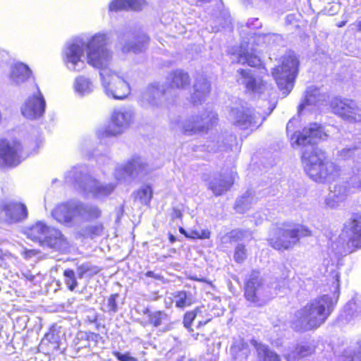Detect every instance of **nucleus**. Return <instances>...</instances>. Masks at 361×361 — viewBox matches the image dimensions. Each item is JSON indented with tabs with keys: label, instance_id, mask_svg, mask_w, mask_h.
I'll use <instances>...</instances> for the list:
<instances>
[{
	"label": "nucleus",
	"instance_id": "obj_1",
	"mask_svg": "<svg viewBox=\"0 0 361 361\" xmlns=\"http://www.w3.org/2000/svg\"><path fill=\"white\" fill-rule=\"evenodd\" d=\"M107 40V35L102 32L87 39L75 38L67 43L63 51V61L68 70L81 71L86 66L82 59L86 49L87 63L100 70L101 83L105 94L115 99H123L130 94V87L122 76L109 68L113 53L106 47Z\"/></svg>",
	"mask_w": 361,
	"mask_h": 361
},
{
	"label": "nucleus",
	"instance_id": "obj_2",
	"mask_svg": "<svg viewBox=\"0 0 361 361\" xmlns=\"http://www.w3.org/2000/svg\"><path fill=\"white\" fill-rule=\"evenodd\" d=\"M297 121L291 119L286 126L288 135L290 136L293 146L305 147L302 155V162L306 173L311 179L317 183H325L335 180L340 176L339 168L329 161L326 154L316 147L319 140L326 137L323 128L317 123H312L305 128L302 132H293L295 123Z\"/></svg>",
	"mask_w": 361,
	"mask_h": 361
},
{
	"label": "nucleus",
	"instance_id": "obj_3",
	"mask_svg": "<svg viewBox=\"0 0 361 361\" xmlns=\"http://www.w3.org/2000/svg\"><path fill=\"white\" fill-rule=\"evenodd\" d=\"M329 277L330 290L334 294V298L329 295H323L298 310L293 323L297 331H308L319 327L332 312L339 295L340 274L337 270H334L330 272Z\"/></svg>",
	"mask_w": 361,
	"mask_h": 361
},
{
	"label": "nucleus",
	"instance_id": "obj_4",
	"mask_svg": "<svg viewBox=\"0 0 361 361\" xmlns=\"http://www.w3.org/2000/svg\"><path fill=\"white\" fill-rule=\"evenodd\" d=\"M312 234V231L305 225L283 223L271 230L268 240L274 249L286 250L293 247L301 238L309 237Z\"/></svg>",
	"mask_w": 361,
	"mask_h": 361
},
{
	"label": "nucleus",
	"instance_id": "obj_5",
	"mask_svg": "<svg viewBox=\"0 0 361 361\" xmlns=\"http://www.w3.org/2000/svg\"><path fill=\"white\" fill-rule=\"evenodd\" d=\"M281 60V65L273 70L272 75L279 88L286 96L293 87V83L298 75L299 61L292 51L286 52Z\"/></svg>",
	"mask_w": 361,
	"mask_h": 361
},
{
	"label": "nucleus",
	"instance_id": "obj_6",
	"mask_svg": "<svg viewBox=\"0 0 361 361\" xmlns=\"http://www.w3.org/2000/svg\"><path fill=\"white\" fill-rule=\"evenodd\" d=\"M336 243L341 244L338 250L341 255L351 253L361 248V214H353L344 224L343 233Z\"/></svg>",
	"mask_w": 361,
	"mask_h": 361
},
{
	"label": "nucleus",
	"instance_id": "obj_7",
	"mask_svg": "<svg viewBox=\"0 0 361 361\" xmlns=\"http://www.w3.org/2000/svg\"><path fill=\"white\" fill-rule=\"evenodd\" d=\"M271 111L264 115L244 104H240L231 108L229 118L233 124L239 128L253 130L262 124Z\"/></svg>",
	"mask_w": 361,
	"mask_h": 361
},
{
	"label": "nucleus",
	"instance_id": "obj_8",
	"mask_svg": "<svg viewBox=\"0 0 361 361\" xmlns=\"http://www.w3.org/2000/svg\"><path fill=\"white\" fill-rule=\"evenodd\" d=\"M134 119V112L128 108H121L113 111L111 116V123L105 127L97 130L98 138L117 136L123 133L132 123Z\"/></svg>",
	"mask_w": 361,
	"mask_h": 361
},
{
	"label": "nucleus",
	"instance_id": "obj_9",
	"mask_svg": "<svg viewBox=\"0 0 361 361\" xmlns=\"http://www.w3.org/2000/svg\"><path fill=\"white\" fill-rule=\"evenodd\" d=\"M68 178L74 179L82 190L98 199L109 195L116 187L113 183H102L82 171L78 176L75 170L69 172Z\"/></svg>",
	"mask_w": 361,
	"mask_h": 361
},
{
	"label": "nucleus",
	"instance_id": "obj_10",
	"mask_svg": "<svg viewBox=\"0 0 361 361\" xmlns=\"http://www.w3.org/2000/svg\"><path fill=\"white\" fill-rule=\"evenodd\" d=\"M245 297L255 306H262L269 300L263 279L257 271H252L245 286Z\"/></svg>",
	"mask_w": 361,
	"mask_h": 361
},
{
	"label": "nucleus",
	"instance_id": "obj_11",
	"mask_svg": "<svg viewBox=\"0 0 361 361\" xmlns=\"http://www.w3.org/2000/svg\"><path fill=\"white\" fill-rule=\"evenodd\" d=\"M25 158L23 147L19 142L0 140V168L16 166Z\"/></svg>",
	"mask_w": 361,
	"mask_h": 361
},
{
	"label": "nucleus",
	"instance_id": "obj_12",
	"mask_svg": "<svg viewBox=\"0 0 361 361\" xmlns=\"http://www.w3.org/2000/svg\"><path fill=\"white\" fill-rule=\"evenodd\" d=\"M152 171L151 166L141 157H134L126 164L118 166L115 171V177L121 180L127 177L135 178L142 177Z\"/></svg>",
	"mask_w": 361,
	"mask_h": 361
},
{
	"label": "nucleus",
	"instance_id": "obj_13",
	"mask_svg": "<svg viewBox=\"0 0 361 361\" xmlns=\"http://www.w3.org/2000/svg\"><path fill=\"white\" fill-rule=\"evenodd\" d=\"M331 107L334 114L349 122H361V111L352 99L334 98Z\"/></svg>",
	"mask_w": 361,
	"mask_h": 361
},
{
	"label": "nucleus",
	"instance_id": "obj_14",
	"mask_svg": "<svg viewBox=\"0 0 361 361\" xmlns=\"http://www.w3.org/2000/svg\"><path fill=\"white\" fill-rule=\"evenodd\" d=\"M217 114L214 111L203 113L185 120L183 123V130L187 134H194L204 131L217 123Z\"/></svg>",
	"mask_w": 361,
	"mask_h": 361
},
{
	"label": "nucleus",
	"instance_id": "obj_15",
	"mask_svg": "<svg viewBox=\"0 0 361 361\" xmlns=\"http://www.w3.org/2000/svg\"><path fill=\"white\" fill-rule=\"evenodd\" d=\"M166 88L163 85L151 84L142 92L140 105L146 109H155L164 104Z\"/></svg>",
	"mask_w": 361,
	"mask_h": 361
},
{
	"label": "nucleus",
	"instance_id": "obj_16",
	"mask_svg": "<svg viewBox=\"0 0 361 361\" xmlns=\"http://www.w3.org/2000/svg\"><path fill=\"white\" fill-rule=\"evenodd\" d=\"M44 98L37 87V92L29 97L21 106V113L27 119L33 120L42 116L45 111Z\"/></svg>",
	"mask_w": 361,
	"mask_h": 361
},
{
	"label": "nucleus",
	"instance_id": "obj_17",
	"mask_svg": "<svg viewBox=\"0 0 361 361\" xmlns=\"http://www.w3.org/2000/svg\"><path fill=\"white\" fill-rule=\"evenodd\" d=\"M238 73L240 75L238 82L244 85L247 90L264 97L271 94L273 90L271 85L260 78H253L250 71L240 69Z\"/></svg>",
	"mask_w": 361,
	"mask_h": 361
},
{
	"label": "nucleus",
	"instance_id": "obj_18",
	"mask_svg": "<svg viewBox=\"0 0 361 361\" xmlns=\"http://www.w3.org/2000/svg\"><path fill=\"white\" fill-rule=\"evenodd\" d=\"M8 224H16L27 217V209L24 204L16 201H6L0 204V216Z\"/></svg>",
	"mask_w": 361,
	"mask_h": 361
},
{
	"label": "nucleus",
	"instance_id": "obj_19",
	"mask_svg": "<svg viewBox=\"0 0 361 361\" xmlns=\"http://www.w3.org/2000/svg\"><path fill=\"white\" fill-rule=\"evenodd\" d=\"M235 174L233 171L215 175L208 183V188L216 196L226 192L233 185Z\"/></svg>",
	"mask_w": 361,
	"mask_h": 361
},
{
	"label": "nucleus",
	"instance_id": "obj_20",
	"mask_svg": "<svg viewBox=\"0 0 361 361\" xmlns=\"http://www.w3.org/2000/svg\"><path fill=\"white\" fill-rule=\"evenodd\" d=\"M51 214L58 222L71 226L77 217L75 201L59 204L53 209Z\"/></svg>",
	"mask_w": 361,
	"mask_h": 361
},
{
	"label": "nucleus",
	"instance_id": "obj_21",
	"mask_svg": "<svg viewBox=\"0 0 361 361\" xmlns=\"http://www.w3.org/2000/svg\"><path fill=\"white\" fill-rule=\"evenodd\" d=\"M68 241L61 231L49 226V231L42 241V246H46L58 251H64L68 249Z\"/></svg>",
	"mask_w": 361,
	"mask_h": 361
},
{
	"label": "nucleus",
	"instance_id": "obj_22",
	"mask_svg": "<svg viewBox=\"0 0 361 361\" xmlns=\"http://www.w3.org/2000/svg\"><path fill=\"white\" fill-rule=\"evenodd\" d=\"M166 84L172 89L185 90L190 86V78L185 71L176 69L167 75Z\"/></svg>",
	"mask_w": 361,
	"mask_h": 361
},
{
	"label": "nucleus",
	"instance_id": "obj_23",
	"mask_svg": "<svg viewBox=\"0 0 361 361\" xmlns=\"http://www.w3.org/2000/svg\"><path fill=\"white\" fill-rule=\"evenodd\" d=\"M350 193V189L344 183H336L326 197V204L331 208H336L345 200Z\"/></svg>",
	"mask_w": 361,
	"mask_h": 361
},
{
	"label": "nucleus",
	"instance_id": "obj_24",
	"mask_svg": "<svg viewBox=\"0 0 361 361\" xmlns=\"http://www.w3.org/2000/svg\"><path fill=\"white\" fill-rule=\"evenodd\" d=\"M99 334L92 332H78L73 340V348L75 356L85 355L82 351L89 352L90 341H97Z\"/></svg>",
	"mask_w": 361,
	"mask_h": 361
},
{
	"label": "nucleus",
	"instance_id": "obj_25",
	"mask_svg": "<svg viewBox=\"0 0 361 361\" xmlns=\"http://www.w3.org/2000/svg\"><path fill=\"white\" fill-rule=\"evenodd\" d=\"M48 231L49 226L44 222L39 221L25 228L24 233L28 239L33 242L38 243L42 246V241L46 238Z\"/></svg>",
	"mask_w": 361,
	"mask_h": 361
},
{
	"label": "nucleus",
	"instance_id": "obj_26",
	"mask_svg": "<svg viewBox=\"0 0 361 361\" xmlns=\"http://www.w3.org/2000/svg\"><path fill=\"white\" fill-rule=\"evenodd\" d=\"M31 73V70L27 65L19 62L11 66L9 77L13 84L20 85L30 77Z\"/></svg>",
	"mask_w": 361,
	"mask_h": 361
},
{
	"label": "nucleus",
	"instance_id": "obj_27",
	"mask_svg": "<svg viewBox=\"0 0 361 361\" xmlns=\"http://www.w3.org/2000/svg\"><path fill=\"white\" fill-rule=\"evenodd\" d=\"M77 216L85 221L97 219L101 216V210L96 205L75 201Z\"/></svg>",
	"mask_w": 361,
	"mask_h": 361
},
{
	"label": "nucleus",
	"instance_id": "obj_28",
	"mask_svg": "<svg viewBox=\"0 0 361 361\" xmlns=\"http://www.w3.org/2000/svg\"><path fill=\"white\" fill-rule=\"evenodd\" d=\"M145 4V0H112L109 4L110 11H118L122 10H141Z\"/></svg>",
	"mask_w": 361,
	"mask_h": 361
},
{
	"label": "nucleus",
	"instance_id": "obj_29",
	"mask_svg": "<svg viewBox=\"0 0 361 361\" xmlns=\"http://www.w3.org/2000/svg\"><path fill=\"white\" fill-rule=\"evenodd\" d=\"M176 307L184 309L190 307L196 302L195 294L192 290H179L173 293Z\"/></svg>",
	"mask_w": 361,
	"mask_h": 361
},
{
	"label": "nucleus",
	"instance_id": "obj_30",
	"mask_svg": "<svg viewBox=\"0 0 361 361\" xmlns=\"http://www.w3.org/2000/svg\"><path fill=\"white\" fill-rule=\"evenodd\" d=\"M193 88L192 99L195 103H197L205 98L209 93L211 87L209 82L204 77L200 76L195 79Z\"/></svg>",
	"mask_w": 361,
	"mask_h": 361
},
{
	"label": "nucleus",
	"instance_id": "obj_31",
	"mask_svg": "<svg viewBox=\"0 0 361 361\" xmlns=\"http://www.w3.org/2000/svg\"><path fill=\"white\" fill-rule=\"evenodd\" d=\"M149 38L145 34H140L134 37L133 40L126 42L122 47L124 53L133 51L140 53L146 49Z\"/></svg>",
	"mask_w": 361,
	"mask_h": 361
},
{
	"label": "nucleus",
	"instance_id": "obj_32",
	"mask_svg": "<svg viewBox=\"0 0 361 361\" xmlns=\"http://www.w3.org/2000/svg\"><path fill=\"white\" fill-rule=\"evenodd\" d=\"M326 99V95L322 94L319 89L310 86L306 90V95L304 102L300 105L299 110L305 109L309 105H317L320 102Z\"/></svg>",
	"mask_w": 361,
	"mask_h": 361
},
{
	"label": "nucleus",
	"instance_id": "obj_33",
	"mask_svg": "<svg viewBox=\"0 0 361 361\" xmlns=\"http://www.w3.org/2000/svg\"><path fill=\"white\" fill-rule=\"evenodd\" d=\"M230 353L233 359L243 361L249 356L250 350L247 343L243 339H236L231 346Z\"/></svg>",
	"mask_w": 361,
	"mask_h": 361
},
{
	"label": "nucleus",
	"instance_id": "obj_34",
	"mask_svg": "<svg viewBox=\"0 0 361 361\" xmlns=\"http://www.w3.org/2000/svg\"><path fill=\"white\" fill-rule=\"evenodd\" d=\"M75 92L80 96H85L92 93L94 89L93 82L84 75L75 78L73 82Z\"/></svg>",
	"mask_w": 361,
	"mask_h": 361
},
{
	"label": "nucleus",
	"instance_id": "obj_35",
	"mask_svg": "<svg viewBox=\"0 0 361 361\" xmlns=\"http://www.w3.org/2000/svg\"><path fill=\"white\" fill-rule=\"evenodd\" d=\"M233 62L241 64L247 63L250 66L255 67L260 64V59L256 54L243 50L241 47L239 53L237 55H233Z\"/></svg>",
	"mask_w": 361,
	"mask_h": 361
},
{
	"label": "nucleus",
	"instance_id": "obj_36",
	"mask_svg": "<svg viewBox=\"0 0 361 361\" xmlns=\"http://www.w3.org/2000/svg\"><path fill=\"white\" fill-rule=\"evenodd\" d=\"M345 185H348V188L353 190H361V157L357 159L352 169V173L350 174L348 180Z\"/></svg>",
	"mask_w": 361,
	"mask_h": 361
},
{
	"label": "nucleus",
	"instance_id": "obj_37",
	"mask_svg": "<svg viewBox=\"0 0 361 361\" xmlns=\"http://www.w3.org/2000/svg\"><path fill=\"white\" fill-rule=\"evenodd\" d=\"M313 352V349L307 344L297 345L294 349L286 354V358L288 361H297L300 358L305 357Z\"/></svg>",
	"mask_w": 361,
	"mask_h": 361
},
{
	"label": "nucleus",
	"instance_id": "obj_38",
	"mask_svg": "<svg viewBox=\"0 0 361 361\" xmlns=\"http://www.w3.org/2000/svg\"><path fill=\"white\" fill-rule=\"evenodd\" d=\"M46 343L50 345V348L53 351L60 350V335L54 327L51 328L49 331L45 334L42 339V343L45 344Z\"/></svg>",
	"mask_w": 361,
	"mask_h": 361
},
{
	"label": "nucleus",
	"instance_id": "obj_39",
	"mask_svg": "<svg viewBox=\"0 0 361 361\" xmlns=\"http://www.w3.org/2000/svg\"><path fill=\"white\" fill-rule=\"evenodd\" d=\"M254 196L251 190H247L240 198L236 200L235 209L238 213L245 212L252 204Z\"/></svg>",
	"mask_w": 361,
	"mask_h": 361
},
{
	"label": "nucleus",
	"instance_id": "obj_40",
	"mask_svg": "<svg viewBox=\"0 0 361 361\" xmlns=\"http://www.w3.org/2000/svg\"><path fill=\"white\" fill-rule=\"evenodd\" d=\"M257 356L259 361H280V357L267 346L258 344L256 346Z\"/></svg>",
	"mask_w": 361,
	"mask_h": 361
},
{
	"label": "nucleus",
	"instance_id": "obj_41",
	"mask_svg": "<svg viewBox=\"0 0 361 361\" xmlns=\"http://www.w3.org/2000/svg\"><path fill=\"white\" fill-rule=\"evenodd\" d=\"M145 313L148 314L149 323L155 327L159 326L161 324L168 322L169 318L168 314L164 311L150 312L147 310Z\"/></svg>",
	"mask_w": 361,
	"mask_h": 361
},
{
	"label": "nucleus",
	"instance_id": "obj_42",
	"mask_svg": "<svg viewBox=\"0 0 361 361\" xmlns=\"http://www.w3.org/2000/svg\"><path fill=\"white\" fill-rule=\"evenodd\" d=\"M360 302L358 300L353 299L345 305L343 313L345 314L346 319L348 320L361 314V306L358 304Z\"/></svg>",
	"mask_w": 361,
	"mask_h": 361
},
{
	"label": "nucleus",
	"instance_id": "obj_43",
	"mask_svg": "<svg viewBox=\"0 0 361 361\" xmlns=\"http://www.w3.org/2000/svg\"><path fill=\"white\" fill-rule=\"evenodd\" d=\"M104 227L102 224H97L95 225L89 226L80 231L82 236L85 238H94L96 236L102 235Z\"/></svg>",
	"mask_w": 361,
	"mask_h": 361
},
{
	"label": "nucleus",
	"instance_id": "obj_44",
	"mask_svg": "<svg viewBox=\"0 0 361 361\" xmlns=\"http://www.w3.org/2000/svg\"><path fill=\"white\" fill-rule=\"evenodd\" d=\"M153 192L149 185H144L135 192V198L138 199L142 204H147L152 197Z\"/></svg>",
	"mask_w": 361,
	"mask_h": 361
},
{
	"label": "nucleus",
	"instance_id": "obj_45",
	"mask_svg": "<svg viewBox=\"0 0 361 361\" xmlns=\"http://www.w3.org/2000/svg\"><path fill=\"white\" fill-rule=\"evenodd\" d=\"M78 277L82 279L85 274L92 276L97 274L99 269L97 267H92L89 263H83L78 265L76 269Z\"/></svg>",
	"mask_w": 361,
	"mask_h": 361
},
{
	"label": "nucleus",
	"instance_id": "obj_46",
	"mask_svg": "<svg viewBox=\"0 0 361 361\" xmlns=\"http://www.w3.org/2000/svg\"><path fill=\"white\" fill-rule=\"evenodd\" d=\"M222 144L219 145L216 149H214V151H222L226 150L228 149H233V148L237 149L238 142L237 137L233 135H226L221 141Z\"/></svg>",
	"mask_w": 361,
	"mask_h": 361
},
{
	"label": "nucleus",
	"instance_id": "obj_47",
	"mask_svg": "<svg viewBox=\"0 0 361 361\" xmlns=\"http://www.w3.org/2000/svg\"><path fill=\"white\" fill-rule=\"evenodd\" d=\"M64 282L68 288L73 291L78 285L75 273L72 269H66L63 271Z\"/></svg>",
	"mask_w": 361,
	"mask_h": 361
},
{
	"label": "nucleus",
	"instance_id": "obj_48",
	"mask_svg": "<svg viewBox=\"0 0 361 361\" xmlns=\"http://www.w3.org/2000/svg\"><path fill=\"white\" fill-rule=\"evenodd\" d=\"M201 312L200 307H197L194 310L187 312L183 317V325L189 331H192V322L195 320L198 313Z\"/></svg>",
	"mask_w": 361,
	"mask_h": 361
},
{
	"label": "nucleus",
	"instance_id": "obj_49",
	"mask_svg": "<svg viewBox=\"0 0 361 361\" xmlns=\"http://www.w3.org/2000/svg\"><path fill=\"white\" fill-rule=\"evenodd\" d=\"M247 257V250L243 244H238L235 249L234 259L238 263H242Z\"/></svg>",
	"mask_w": 361,
	"mask_h": 361
},
{
	"label": "nucleus",
	"instance_id": "obj_50",
	"mask_svg": "<svg viewBox=\"0 0 361 361\" xmlns=\"http://www.w3.org/2000/svg\"><path fill=\"white\" fill-rule=\"evenodd\" d=\"M118 297V294H113L108 299V308L109 312H112L116 313L118 311V305L116 302V299Z\"/></svg>",
	"mask_w": 361,
	"mask_h": 361
},
{
	"label": "nucleus",
	"instance_id": "obj_51",
	"mask_svg": "<svg viewBox=\"0 0 361 361\" xmlns=\"http://www.w3.org/2000/svg\"><path fill=\"white\" fill-rule=\"evenodd\" d=\"M113 355L119 360V361H138L136 357H134L130 355L129 352L125 353H121L118 351L113 352Z\"/></svg>",
	"mask_w": 361,
	"mask_h": 361
},
{
	"label": "nucleus",
	"instance_id": "obj_52",
	"mask_svg": "<svg viewBox=\"0 0 361 361\" xmlns=\"http://www.w3.org/2000/svg\"><path fill=\"white\" fill-rule=\"evenodd\" d=\"M355 151H356L355 148H344L339 152L338 155L342 159H346L349 158L350 157H351L352 155H354Z\"/></svg>",
	"mask_w": 361,
	"mask_h": 361
},
{
	"label": "nucleus",
	"instance_id": "obj_53",
	"mask_svg": "<svg viewBox=\"0 0 361 361\" xmlns=\"http://www.w3.org/2000/svg\"><path fill=\"white\" fill-rule=\"evenodd\" d=\"M245 233L243 231H233L229 233L228 236L231 239H242L245 237Z\"/></svg>",
	"mask_w": 361,
	"mask_h": 361
},
{
	"label": "nucleus",
	"instance_id": "obj_54",
	"mask_svg": "<svg viewBox=\"0 0 361 361\" xmlns=\"http://www.w3.org/2000/svg\"><path fill=\"white\" fill-rule=\"evenodd\" d=\"M247 24L249 27L254 29L262 27V23L259 21L258 18L250 19Z\"/></svg>",
	"mask_w": 361,
	"mask_h": 361
},
{
	"label": "nucleus",
	"instance_id": "obj_55",
	"mask_svg": "<svg viewBox=\"0 0 361 361\" xmlns=\"http://www.w3.org/2000/svg\"><path fill=\"white\" fill-rule=\"evenodd\" d=\"M354 359L357 361H361V340L357 342V348L355 351Z\"/></svg>",
	"mask_w": 361,
	"mask_h": 361
},
{
	"label": "nucleus",
	"instance_id": "obj_56",
	"mask_svg": "<svg viewBox=\"0 0 361 361\" xmlns=\"http://www.w3.org/2000/svg\"><path fill=\"white\" fill-rule=\"evenodd\" d=\"M9 58L8 52L0 49V61H6Z\"/></svg>",
	"mask_w": 361,
	"mask_h": 361
},
{
	"label": "nucleus",
	"instance_id": "obj_57",
	"mask_svg": "<svg viewBox=\"0 0 361 361\" xmlns=\"http://www.w3.org/2000/svg\"><path fill=\"white\" fill-rule=\"evenodd\" d=\"M339 8L340 6L338 4L332 5L328 10V13L331 16H333L338 12Z\"/></svg>",
	"mask_w": 361,
	"mask_h": 361
},
{
	"label": "nucleus",
	"instance_id": "obj_58",
	"mask_svg": "<svg viewBox=\"0 0 361 361\" xmlns=\"http://www.w3.org/2000/svg\"><path fill=\"white\" fill-rule=\"evenodd\" d=\"M145 275L147 276V277H151V278H154L155 279H161V276L160 275H159L158 274H156L154 273V271H147Z\"/></svg>",
	"mask_w": 361,
	"mask_h": 361
},
{
	"label": "nucleus",
	"instance_id": "obj_59",
	"mask_svg": "<svg viewBox=\"0 0 361 361\" xmlns=\"http://www.w3.org/2000/svg\"><path fill=\"white\" fill-rule=\"evenodd\" d=\"M200 232L197 231H192L190 233H188V235H187V238H200Z\"/></svg>",
	"mask_w": 361,
	"mask_h": 361
},
{
	"label": "nucleus",
	"instance_id": "obj_60",
	"mask_svg": "<svg viewBox=\"0 0 361 361\" xmlns=\"http://www.w3.org/2000/svg\"><path fill=\"white\" fill-rule=\"evenodd\" d=\"M200 235V239H207L209 238L210 233L208 231H202Z\"/></svg>",
	"mask_w": 361,
	"mask_h": 361
},
{
	"label": "nucleus",
	"instance_id": "obj_61",
	"mask_svg": "<svg viewBox=\"0 0 361 361\" xmlns=\"http://www.w3.org/2000/svg\"><path fill=\"white\" fill-rule=\"evenodd\" d=\"M7 257H8V255L6 253L3 254L2 250L0 249V266L2 265V262Z\"/></svg>",
	"mask_w": 361,
	"mask_h": 361
},
{
	"label": "nucleus",
	"instance_id": "obj_62",
	"mask_svg": "<svg viewBox=\"0 0 361 361\" xmlns=\"http://www.w3.org/2000/svg\"><path fill=\"white\" fill-rule=\"evenodd\" d=\"M181 212L180 210L178 209H174V214H173V216L176 217V218H180L181 216Z\"/></svg>",
	"mask_w": 361,
	"mask_h": 361
},
{
	"label": "nucleus",
	"instance_id": "obj_63",
	"mask_svg": "<svg viewBox=\"0 0 361 361\" xmlns=\"http://www.w3.org/2000/svg\"><path fill=\"white\" fill-rule=\"evenodd\" d=\"M179 231L180 233L183 234L185 237H187V235H188V233L185 231V230L182 228V227H180L179 228Z\"/></svg>",
	"mask_w": 361,
	"mask_h": 361
},
{
	"label": "nucleus",
	"instance_id": "obj_64",
	"mask_svg": "<svg viewBox=\"0 0 361 361\" xmlns=\"http://www.w3.org/2000/svg\"><path fill=\"white\" fill-rule=\"evenodd\" d=\"M169 240L171 243H173L176 242V238L174 235H173L172 234H170L169 235Z\"/></svg>",
	"mask_w": 361,
	"mask_h": 361
}]
</instances>
